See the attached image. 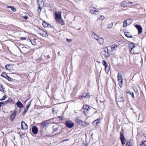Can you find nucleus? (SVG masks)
I'll list each match as a JSON object with an SVG mask.
<instances>
[{"instance_id":"obj_39","label":"nucleus","mask_w":146,"mask_h":146,"mask_svg":"<svg viewBox=\"0 0 146 146\" xmlns=\"http://www.w3.org/2000/svg\"><path fill=\"white\" fill-rule=\"evenodd\" d=\"M127 21H124L123 24V27H125L127 25Z\"/></svg>"},{"instance_id":"obj_14","label":"nucleus","mask_w":146,"mask_h":146,"mask_svg":"<svg viewBox=\"0 0 146 146\" xmlns=\"http://www.w3.org/2000/svg\"><path fill=\"white\" fill-rule=\"evenodd\" d=\"M96 101L98 103H102L104 102V99L102 96H101L97 98Z\"/></svg>"},{"instance_id":"obj_17","label":"nucleus","mask_w":146,"mask_h":146,"mask_svg":"<svg viewBox=\"0 0 146 146\" xmlns=\"http://www.w3.org/2000/svg\"><path fill=\"white\" fill-rule=\"evenodd\" d=\"M32 131L33 134H36L38 132V129L35 126H33L32 128Z\"/></svg>"},{"instance_id":"obj_2","label":"nucleus","mask_w":146,"mask_h":146,"mask_svg":"<svg viewBox=\"0 0 146 146\" xmlns=\"http://www.w3.org/2000/svg\"><path fill=\"white\" fill-rule=\"evenodd\" d=\"M53 133L58 132L61 131V127L57 125H56L53 127Z\"/></svg>"},{"instance_id":"obj_28","label":"nucleus","mask_w":146,"mask_h":146,"mask_svg":"<svg viewBox=\"0 0 146 146\" xmlns=\"http://www.w3.org/2000/svg\"><path fill=\"white\" fill-rule=\"evenodd\" d=\"M7 8H11V10L13 12H15L16 11L15 8L13 6H7Z\"/></svg>"},{"instance_id":"obj_23","label":"nucleus","mask_w":146,"mask_h":146,"mask_svg":"<svg viewBox=\"0 0 146 146\" xmlns=\"http://www.w3.org/2000/svg\"><path fill=\"white\" fill-rule=\"evenodd\" d=\"M90 97V94L88 93H84L82 95V97L84 98H89Z\"/></svg>"},{"instance_id":"obj_48","label":"nucleus","mask_w":146,"mask_h":146,"mask_svg":"<svg viewBox=\"0 0 146 146\" xmlns=\"http://www.w3.org/2000/svg\"><path fill=\"white\" fill-rule=\"evenodd\" d=\"M23 18L25 19H28V17L27 16H23Z\"/></svg>"},{"instance_id":"obj_55","label":"nucleus","mask_w":146,"mask_h":146,"mask_svg":"<svg viewBox=\"0 0 146 146\" xmlns=\"http://www.w3.org/2000/svg\"><path fill=\"white\" fill-rule=\"evenodd\" d=\"M105 70H106V72H107V71H108V68H106V67H105Z\"/></svg>"},{"instance_id":"obj_21","label":"nucleus","mask_w":146,"mask_h":146,"mask_svg":"<svg viewBox=\"0 0 146 146\" xmlns=\"http://www.w3.org/2000/svg\"><path fill=\"white\" fill-rule=\"evenodd\" d=\"M16 104L18 108H21L23 106V105L22 103L19 100H18L16 103Z\"/></svg>"},{"instance_id":"obj_32","label":"nucleus","mask_w":146,"mask_h":146,"mask_svg":"<svg viewBox=\"0 0 146 146\" xmlns=\"http://www.w3.org/2000/svg\"><path fill=\"white\" fill-rule=\"evenodd\" d=\"M81 124H82L83 126L84 127L86 126L87 125H88V124L87 123L86 121H83L82 122Z\"/></svg>"},{"instance_id":"obj_4","label":"nucleus","mask_w":146,"mask_h":146,"mask_svg":"<svg viewBox=\"0 0 146 146\" xmlns=\"http://www.w3.org/2000/svg\"><path fill=\"white\" fill-rule=\"evenodd\" d=\"M65 125L68 127L69 128L73 127L74 125V123L73 122L69 121H66Z\"/></svg>"},{"instance_id":"obj_19","label":"nucleus","mask_w":146,"mask_h":146,"mask_svg":"<svg viewBox=\"0 0 146 146\" xmlns=\"http://www.w3.org/2000/svg\"><path fill=\"white\" fill-rule=\"evenodd\" d=\"M42 25L45 27H52V26L46 22L44 21L42 23Z\"/></svg>"},{"instance_id":"obj_12","label":"nucleus","mask_w":146,"mask_h":146,"mask_svg":"<svg viewBox=\"0 0 146 146\" xmlns=\"http://www.w3.org/2000/svg\"><path fill=\"white\" fill-rule=\"evenodd\" d=\"M62 17L61 13L60 11L56 12L55 18V19Z\"/></svg>"},{"instance_id":"obj_16","label":"nucleus","mask_w":146,"mask_h":146,"mask_svg":"<svg viewBox=\"0 0 146 146\" xmlns=\"http://www.w3.org/2000/svg\"><path fill=\"white\" fill-rule=\"evenodd\" d=\"M90 106L87 105L84 106V108L85 110L84 111V112L85 114L86 112H87L88 111V110L90 108Z\"/></svg>"},{"instance_id":"obj_34","label":"nucleus","mask_w":146,"mask_h":146,"mask_svg":"<svg viewBox=\"0 0 146 146\" xmlns=\"http://www.w3.org/2000/svg\"><path fill=\"white\" fill-rule=\"evenodd\" d=\"M113 25V23H109L108 25V28L109 29L111 28L112 27Z\"/></svg>"},{"instance_id":"obj_61","label":"nucleus","mask_w":146,"mask_h":146,"mask_svg":"<svg viewBox=\"0 0 146 146\" xmlns=\"http://www.w3.org/2000/svg\"><path fill=\"white\" fill-rule=\"evenodd\" d=\"M137 90H135V92H137Z\"/></svg>"},{"instance_id":"obj_47","label":"nucleus","mask_w":146,"mask_h":146,"mask_svg":"<svg viewBox=\"0 0 146 146\" xmlns=\"http://www.w3.org/2000/svg\"><path fill=\"white\" fill-rule=\"evenodd\" d=\"M10 65H7L5 66V68H6L7 69L9 70V68L7 67V66H9Z\"/></svg>"},{"instance_id":"obj_24","label":"nucleus","mask_w":146,"mask_h":146,"mask_svg":"<svg viewBox=\"0 0 146 146\" xmlns=\"http://www.w3.org/2000/svg\"><path fill=\"white\" fill-rule=\"evenodd\" d=\"M76 121L78 123L80 124H81L82 122H83V121L80 119L79 117H77L76 118Z\"/></svg>"},{"instance_id":"obj_25","label":"nucleus","mask_w":146,"mask_h":146,"mask_svg":"<svg viewBox=\"0 0 146 146\" xmlns=\"http://www.w3.org/2000/svg\"><path fill=\"white\" fill-rule=\"evenodd\" d=\"M103 64L106 67V68H108V71H109L110 69V67L108 66V64L106 62V61L105 60H103L102 62Z\"/></svg>"},{"instance_id":"obj_31","label":"nucleus","mask_w":146,"mask_h":146,"mask_svg":"<svg viewBox=\"0 0 146 146\" xmlns=\"http://www.w3.org/2000/svg\"><path fill=\"white\" fill-rule=\"evenodd\" d=\"M99 123V121L98 119H97L96 120H95L93 122V123L94 125H96Z\"/></svg>"},{"instance_id":"obj_56","label":"nucleus","mask_w":146,"mask_h":146,"mask_svg":"<svg viewBox=\"0 0 146 146\" xmlns=\"http://www.w3.org/2000/svg\"><path fill=\"white\" fill-rule=\"evenodd\" d=\"M26 112H25V111H23V113H22V115H25Z\"/></svg>"},{"instance_id":"obj_7","label":"nucleus","mask_w":146,"mask_h":146,"mask_svg":"<svg viewBox=\"0 0 146 146\" xmlns=\"http://www.w3.org/2000/svg\"><path fill=\"white\" fill-rule=\"evenodd\" d=\"M120 139L121 141L122 145L123 146H124L125 143V139L123 133L121 132L120 133Z\"/></svg>"},{"instance_id":"obj_29","label":"nucleus","mask_w":146,"mask_h":146,"mask_svg":"<svg viewBox=\"0 0 146 146\" xmlns=\"http://www.w3.org/2000/svg\"><path fill=\"white\" fill-rule=\"evenodd\" d=\"M127 24L129 25L131 24L132 22V20L130 19H128L127 20Z\"/></svg>"},{"instance_id":"obj_38","label":"nucleus","mask_w":146,"mask_h":146,"mask_svg":"<svg viewBox=\"0 0 146 146\" xmlns=\"http://www.w3.org/2000/svg\"><path fill=\"white\" fill-rule=\"evenodd\" d=\"M140 146H146V141H143L142 143L140 144Z\"/></svg>"},{"instance_id":"obj_58","label":"nucleus","mask_w":146,"mask_h":146,"mask_svg":"<svg viewBox=\"0 0 146 146\" xmlns=\"http://www.w3.org/2000/svg\"><path fill=\"white\" fill-rule=\"evenodd\" d=\"M98 38L97 37H96V36H95V38L94 39H95L96 40H97V39Z\"/></svg>"},{"instance_id":"obj_59","label":"nucleus","mask_w":146,"mask_h":146,"mask_svg":"<svg viewBox=\"0 0 146 146\" xmlns=\"http://www.w3.org/2000/svg\"><path fill=\"white\" fill-rule=\"evenodd\" d=\"M38 8H39V9H41L40 5L39 6V7H38Z\"/></svg>"},{"instance_id":"obj_26","label":"nucleus","mask_w":146,"mask_h":146,"mask_svg":"<svg viewBox=\"0 0 146 146\" xmlns=\"http://www.w3.org/2000/svg\"><path fill=\"white\" fill-rule=\"evenodd\" d=\"M117 47L118 45L116 44H114L111 46L112 50H116V48Z\"/></svg>"},{"instance_id":"obj_30","label":"nucleus","mask_w":146,"mask_h":146,"mask_svg":"<svg viewBox=\"0 0 146 146\" xmlns=\"http://www.w3.org/2000/svg\"><path fill=\"white\" fill-rule=\"evenodd\" d=\"M127 92L128 94H129L133 98H134V94L133 92H131L129 90H127Z\"/></svg>"},{"instance_id":"obj_13","label":"nucleus","mask_w":146,"mask_h":146,"mask_svg":"<svg viewBox=\"0 0 146 146\" xmlns=\"http://www.w3.org/2000/svg\"><path fill=\"white\" fill-rule=\"evenodd\" d=\"M56 20L58 23L61 25H65L64 21L62 19V17L57 19Z\"/></svg>"},{"instance_id":"obj_9","label":"nucleus","mask_w":146,"mask_h":146,"mask_svg":"<svg viewBox=\"0 0 146 146\" xmlns=\"http://www.w3.org/2000/svg\"><path fill=\"white\" fill-rule=\"evenodd\" d=\"M16 111L14 110L10 116V120L12 122H13L16 115Z\"/></svg>"},{"instance_id":"obj_36","label":"nucleus","mask_w":146,"mask_h":146,"mask_svg":"<svg viewBox=\"0 0 146 146\" xmlns=\"http://www.w3.org/2000/svg\"><path fill=\"white\" fill-rule=\"evenodd\" d=\"M32 100H31L29 103H28L27 105L25 108L28 109L29 107L30 106L31 104V102Z\"/></svg>"},{"instance_id":"obj_33","label":"nucleus","mask_w":146,"mask_h":146,"mask_svg":"<svg viewBox=\"0 0 146 146\" xmlns=\"http://www.w3.org/2000/svg\"><path fill=\"white\" fill-rule=\"evenodd\" d=\"M7 74L4 72H2L1 74V76H2L5 78L6 77H7Z\"/></svg>"},{"instance_id":"obj_53","label":"nucleus","mask_w":146,"mask_h":146,"mask_svg":"<svg viewBox=\"0 0 146 146\" xmlns=\"http://www.w3.org/2000/svg\"><path fill=\"white\" fill-rule=\"evenodd\" d=\"M95 36L94 35H93V34H92V37L93 38H94V39H95Z\"/></svg>"},{"instance_id":"obj_54","label":"nucleus","mask_w":146,"mask_h":146,"mask_svg":"<svg viewBox=\"0 0 146 146\" xmlns=\"http://www.w3.org/2000/svg\"><path fill=\"white\" fill-rule=\"evenodd\" d=\"M81 146H87L86 145H85L84 143H82L81 145Z\"/></svg>"},{"instance_id":"obj_62","label":"nucleus","mask_w":146,"mask_h":146,"mask_svg":"<svg viewBox=\"0 0 146 146\" xmlns=\"http://www.w3.org/2000/svg\"><path fill=\"white\" fill-rule=\"evenodd\" d=\"M65 140H66V141H68L69 139H66Z\"/></svg>"},{"instance_id":"obj_35","label":"nucleus","mask_w":146,"mask_h":146,"mask_svg":"<svg viewBox=\"0 0 146 146\" xmlns=\"http://www.w3.org/2000/svg\"><path fill=\"white\" fill-rule=\"evenodd\" d=\"M4 89V88H3L2 85L1 84H0V91L3 92Z\"/></svg>"},{"instance_id":"obj_37","label":"nucleus","mask_w":146,"mask_h":146,"mask_svg":"<svg viewBox=\"0 0 146 146\" xmlns=\"http://www.w3.org/2000/svg\"><path fill=\"white\" fill-rule=\"evenodd\" d=\"M30 41L33 45H35L36 44V42L35 40H31Z\"/></svg>"},{"instance_id":"obj_45","label":"nucleus","mask_w":146,"mask_h":146,"mask_svg":"<svg viewBox=\"0 0 146 146\" xmlns=\"http://www.w3.org/2000/svg\"><path fill=\"white\" fill-rule=\"evenodd\" d=\"M7 98V97H5V96H4L3 97V98H1V99H0V101H2V100H5V98Z\"/></svg>"},{"instance_id":"obj_22","label":"nucleus","mask_w":146,"mask_h":146,"mask_svg":"<svg viewBox=\"0 0 146 146\" xmlns=\"http://www.w3.org/2000/svg\"><path fill=\"white\" fill-rule=\"evenodd\" d=\"M98 41V43L100 44H103L104 42V39L102 38L99 37L97 39Z\"/></svg>"},{"instance_id":"obj_18","label":"nucleus","mask_w":146,"mask_h":146,"mask_svg":"<svg viewBox=\"0 0 146 146\" xmlns=\"http://www.w3.org/2000/svg\"><path fill=\"white\" fill-rule=\"evenodd\" d=\"M47 121H42L41 123H39L38 125L41 128H43L46 126Z\"/></svg>"},{"instance_id":"obj_20","label":"nucleus","mask_w":146,"mask_h":146,"mask_svg":"<svg viewBox=\"0 0 146 146\" xmlns=\"http://www.w3.org/2000/svg\"><path fill=\"white\" fill-rule=\"evenodd\" d=\"M129 3H127L126 1H124L121 3V5L122 7H125L129 6Z\"/></svg>"},{"instance_id":"obj_51","label":"nucleus","mask_w":146,"mask_h":146,"mask_svg":"<svg viewBox=\"0 0 146 146\" xmlns=\"http://www.w3.org/2000/svg\"><path fill=\"white\" fill-rule=\"evenodd\" d=\"M25 37H20V39L21 40H25Z\"/></svg>"},{"instance_id":"obj_27","label":"nucleus","mask_w":146,"mask_h":146,"mask_svg":"<svg viewBox=\"0 0 146 146\" xmlns=\"http://www.w3.org/2000/svg\"><path fill=\"white\" fill-rule=\"evenodd\" d=\"M125 36L128 38H131L132 37V36L130 35L129 33L128 32H125Z\"/></svg>"},{"instance_id":"obj_15","label":"nucleus","mask_w":146,"mask_h":146,"mask_svg":"<svg viewBox=\"0 0 146 146\" xmlns=\"http://www.w3.org/2000/svg\"><path fill=\"white\" fill-rule=\"evenodd\" d=\"M116 99L117 101L119 102H123L124 101V98L121 96H116Z\"/></svg>"},{"instance_id":"obj_41","label":"nucleus","mask_w":146,"mask_h":146,"mask_svg":"<svg viewBox=\"0 0 146 146\" xmlns=\"http://www.w3.org/2000/svg\"><path fill=\"white\" fill-rule=\"evenodd\" d=\"M12 101V100L11 98H9L6 101H5V102L7 104L8 102H11Z\"/></svg>"},{"instance_id":"obj_50","label":"nucleus","mask_w":146,"mask_h":146,"mask_svg":"<svg viewBox=\"0 0 146 146\" xmlns=\"http://www.w3.org/2000/svg\"><path fill=\"white\" fill-rule=\"evenodd\" d=\"M66 40L68 42H71L72 40L71 39H68V38H67L66 39Z\"/></svg>"},{"instance_id":"obj_46","label":"nucleus","mask_w":146,"mask_h":146,"mask_svg":"<svg viewBox=\"0 0 146 146\" xmlns=\"http://www.w3.org/2000/svg\"><path fill=\"white\" fill-rule=\"evenodd\" d=\"M93 35H94L95 36H96L98 38H99V37H100V36L98 35L97 34H96L94 32H93Z\"/></svg>"},{"instance_id":"obj_42","label":"nucleus","mask_w":146,"mask_h":146,"mask_svg":"<svg viewBox=\"0 0 146 146\" xmlns=\"http://www.w3.org/2000/svg\"><path fill=\"white\" fill-rule=\"evenodd\" d=\"M5 78L9 81H11V78L7 75V77H6Z\"/></svg>"},{"instance_id":"obj_3","label":"nucleus","mask_w":146,"mask_h":146,"mask_svg":"<svg viewBox=\"0 0 146 146\" xmlns=\"http://www.w3.org/2000/svg\"><path fill=\"white\" fill-rule=\"evenodd\" d=\"M119 73H118V81L119 85L121 88L123 86V77L121 75H119Z\"/></svg>"},{"instance_id":"obj_44","label":"nucleus","mask_w":146,"mask_h":146,"mask_svg":"<svg viewBox=\"0 0 146 146\" xmlns=\"http://www.w3.org/2000/svg\"><path fill=\"white\" fill-rule=\"evenodd\" d=\"M37 4L39 5L40 4V3L42 2V0H37Z\"/></svg>"},{"instance_id":"obj_49","label":"nucleus","mask_w":146,"mask_h":146,"mask_svg":"<svg viewBox=\"0 0 146 146\" xmlns=\"http://www.w3.org/2000/svg\"><path fill=\"white\" fill-rule=\"evenodd\" d=\"M130 145V143L129 142H128L126 143V146H129Z\"/></svg>"},{"instance_id":"obj_40","label":"nucleus","mask_w":146,"mask_h":146,"mask_svg":"<svg viewBox=\"0 0 146 146\" xmlns=\"http://www.w3.org/2000/svg\"><path fill=\"white\" fill-rule=\"evenodd\" d=\"M6 104H7V103L5 102H5H0V105L1 106V107L4 106Z\"/></svg>"},{"instance_id":"obj_52","label":"nucleus","mask_w":146,"mask_h":146,"mask_svg":"<svg viewBox=\"0 0 146 146\" xmlns=\"http://www.w3.org/2000/svg\"><path fill=\"white\" fill-rule=\"evenodd\" d=\"M28 110V109L25 108L24 109V111L26 113V112Z\"/></svg>"},{"instance_id":"obj_6","label":"nucleus","mask_w":146,"mask_h":146,"mask_svg":"<svg viewBox=\"0 0 146 146\" xmlns=\"http://www.w3.org/2000/svg\"><path fill=\"white\" fill-rule=\"evenodd\" d=\"M91 13L94 15H97L100 12L95 8L91 7L90 9Z\"/></svg>"},{"instance_id":"obj_57","label":"nucleus","mask_w":146,"mask_h":146,"mask_svg":"<svg viewBox=\"0 0 146 146\" xmlns=\"http://www.w3.org/2000/svg\"><path fill=\"white\" fill-rule=\"evenodd\" d=\"M98 38L97 37H96V36H95V38L94 39H95L96 40H97V39Z\"/></svg>"},{"instance_id":"obj_63","label":"nucleus","mask_w":146,"mask_h":146,"mask_svg":"<svg viewBox=\"0 0 146 146\" xmlns=\"http://www.w3.org/2000/svg\"><path fill=\"white\" fill-rule=\"evenodd\" d=\"M60 53V52H58V55H59Z\"/></svg>"},{"instance_id":"obj_1","label":"nucleus","mask_w":146,"mask_h":146,"mask_svg":"<svg viewBox=\"0 0 146 146\" xmlns=\"http://www.w3.org/2000/svg\"><path fill=\"white\" fill-rule=\"evenodd\" d=\"M104 56L105 57H109L111 54L110 51L109 50L107 47H105L104 48Z\"/></svg>"},{"instance_id":"obj_10","label":"nucleus","mask_w":146,"mask_h":146,"mask_svg":"<svg viewBox=\"0 0 146 146\" xmlns=\"http://www.w3.org/2000/svg\"><path fill=\"white\" fill-rule=\"evenodd\" d=\"M40 35L44 37H47L48 36L47 33L45 31L41 30L40 33H39Z\"/></svg>"},{"instance_id":"obj_11","label":"nucleus","mask_w":146,"mask_h":146,"mask_svg":"<svg viewBox=\"0 0 146 146\" xmlns=\"http://www.w3.org/2000/svg\"><path fill=\"white\" fill-rule=\"evenodd\" d=\"M135 27L137 29L139 34H140L142 32V29L141 27L139 25H136Z\"/></svg>"},{"instance_id":"obj_8","label":"nucleus","mask_w":146,"mask_h":146,"mask_svg":"<svg viewBox=\"0 0 146 146\" xmlns=\"http://www.w3.org/2000/svg\"><path fill=\"white\" fill-rule=\"evenodd\" d=\"M21 128L22 129H27L28 128V126L25 123V122L22 121L21 122Z\"/></svg>"},{"instance_id":"obj_43","label":"nucleus","mask_w":146,"mask_h":146,"mask_svg":"<svg viewBox=\"0 0 146 146\" xmlns=\"http://www.w3.org/2000/svg\"><path fill=\"white\" fill-rule=\"evenodd\" d=\"M104 18V17L103 15H101L100 16V17L98 19L99 20H103Z\"/></svg>"},{"instance_id":"obj_5","label":"nucleus","mask_w":146,"mask_h":146,"mask_svg":"<svg viewBox=\"0 0 146 146\" xmlns=\"http://www.w3.org/2000/svg\"><path fill=\"white\" fill-rule=\"evenodd\" d=\"M129 50L131 54H133L134 53V52L133 51V50L135 47V46L132 42H129Z\"/></svg>"},{"instance_id":"obj_64","label":"nucleus","mask_w":146,"mask_h":146,"mask_svg":"<svg viewBox=\"0 0 146 146\" xmlns=\"http://www.w3.org/2000/svg\"><path fill=\"white\" fill-rule=\"evenodd\" d=\"M66 141V140H63V141H62L63 142H64V141Z\"/></svg>"},{"instance_id":"obj_60","label":"nucleus","mask_w":146,"mask_h":146,"mask_svg":"<svg viewBox=\"0 0 146 146\" xmlns=\"http://www.w3.org/2000/svg\"><path fill=\"white\" fill-rule=\"evenodd\" d=\"M128 3H130V4H132V2H129Z\"/></svg>"}]
</instances>
